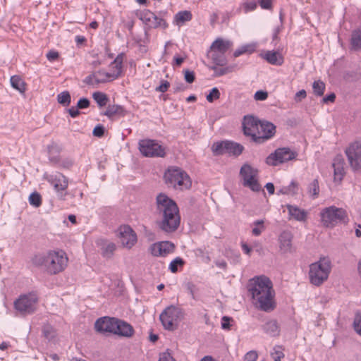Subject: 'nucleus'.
<instances>
[{
	"mask_svg": "<svg viewBox=\"0 0 361 361\" xmlns=\"http://www.w3.org/2000/svg\"><path fill=\"white\" fill-rule=\"evenodd\" d=\"M230 321L231 318L228 317H223L221 321V327L223 329H230Z\"/></svg>",
	"mask_w": 361,
	"mask_h": 361,
	"instance_id": "obj_64",
	"label": "nucleus"
},
{
	"mask_svg": "<svg viewBox=\"0 0 361 361\" xmlns=\"http://www.w3.org/2000/svg\"><path fill=\"white\" fill-rule=\"evenodd\" d=\"M105 128L102 125L96 126L92 131V134L94 136L97 137H102L104 135Z\"/></svg>",
	"mask_w": 361,
	"mask_h": 361,
	"instance_id": "obj_52",
	"label": "nucleus"
},
{
	"mask_svg": "<svg viewBox=\"0 0 361 361\" xmlns=\"http://www.w3.org/2000/svg\"><path fill=\"white\" fill-rule=\"evenodd\" d=\"M175 246L169 241H162L152 244L149 251L154 257H166L174 250Z\"/></svg>",
	"mask_w": 361,
	"mask_h": 361,
	"instance_id": "obj_15",
	"label": "nucleus"
},
{
	"mask_svg": "<svg viewBox=\"0 0 361 361\" xmlns=\"http://www.w3.org/2000/svg\"><path fill=\"white\" fill-rule=\"evenodd\" d=\"M141 154L147 157H164L165 148L154 140H142L139 142Z\"/></svg>",
	"mask_w": 361,
	"mask_h": 361,
	"instance_id": "obj_11",
	"label": "nucleus"
},
{
	"mask_svg": "<svg viewBox=\"0 0 361 361\" xmlns=\"http://www.w3.org/2000/svg\"><path fill=\"white\" fill-rule=\"evenodd\" d=\"M69 258L67 253L60 249L50 250L44 254L35 255L32 263L37 267H42L51 276L63 272L68 267Z\"/></svg>",
	"mask_w": 361,
	"mask_h": 361,
	"instance_id": "obj_2",
	"label": "nucleus"
},
{
	"mask_svg": "<svg viewBox=\"0 0 361 361\" xmlns=\"http://www.w3.org/2000/svg\"><path fill=\"white\" fill-rule=\"evenodd\" d=\"M169 86H170L169 82H168L167 80H162L161 81L160 85H159L158 87H157L155 88V91L159 92H165L168 90V88L169 87Z\"/></svg>",
	"mask_w": 361,
	"mask_h": 361,
	"instance_id": "obj_55",
	"label": "nucleus"
},
{
	"mask_svg": "<svg viewBox=\"0 0 361 361\" xmlns=\"http://www.w3.org/2000/svg\"><path fill=\"white\" fill-rule=\"evenodd\" d=\"M248 292L252 303L257 310L269 312L276 307V293L273 283L265 276H259L250 280Z\"/></svg>",
	"mask_w": 361,
	"mask_h": 361,
	"instance_id": "obj_1",
	"label": "nucleus"
},
{
	"mask_svg": "<svg viewBox=\"0 0 361 361\" xmlns=\"http://www.w3.org/2000/svg\"><path fill=\"white\" fill-rule=\"evenodd\" d=\"M258 170L252 167L249 164H244L240 170V175L242 176L243 182L249 179L250 176H256Z\"/></svg>",
	"mask_w": 361,
	"mask_h": 361,
	"instance_id": "obj_31",
	"label": "nucleus"
},
{
	"mask_svg": "<svg viewBox=\"0 0 361 361\" xmlns=\"http://www.w3.org/2000/svg\"><path fill=\"white\" fill-rule=\"evenodd\" d=\"M361 48V30H354L350 39V49L357 51Z\"/></svg>",
	"mask_w": 361,
	"mask_h": 361,
	"instance_id": "obj_32",
	"label": "nucleus"
},
{
	"mask_svg": "<svg viewBox=\"0 0 361 361\" xmlns=\"http://www.w3.org/2000/svg\"><path fill=\"white\" fill-rule=\"evenodd\" d=\"M268 97V92L264 90H258L255 93L254 98L257 101H264Z\"/></svg>",
	"mask_w": 361,
	"mask_h": 361,
	"instance_id": "obj_54",
	"label": "nucleus"
},
{
	"mask_svg": "<svg viewBox=\"0 0 361 361\" xmlns=\"http://www.w3.org/2000/svg\"><path fill=\"white\" fill-rule=\"evenodd\" d=\"M159 361H175V360L169 353L165 352L160 355Z\"/></svg>",
	"mask_w": 361,
	"mask_h": 361,
	"instance_id": "obj_61",
	"label": "nucleus"
},
{
	"mask_svg": "<svg viewBox=\"0 0 361 361\" xmlns=\"http://www.w3.org/2000/svg\"><path fill=\"white\" fill-rule=\"evenodd\" d=\"M184 79L188 83H192L195 80L194 71L188 69L184 71Z\"/></svg>",
	"mask_w": 361,
	"mask_h": 361,
	"instance_id": "obj_51",
	"label": "nucleus"
},
{
	"mask_svg": "<svg viewBox=\"0 0 361 361\" xmlns=\"http://www.w3.org/2000/svg\"><path fill=\"white\" fill-rule=\"evenodd\" d=\"M297 156L298 152L291 150L289 147H280L271 153L266 158L265 162L269 166H276L285 162L295 159Z\"/></svg>",
	"mask_w": 361,
	"mask_h": 361,
	"instance_id": "obj_9",
	"label": "nucleus"
},
{
	"mask_svg": "<svg viewBox=\"0 0 361 361\" xmlns=\"http://www.w3.org/2000/svg\"><path fill=\"white\" fill-rule=\"evenodd\" d=\"M331 270V263L329 258H321L310 266L309 278L310 283L319 286L326 281Z\"/></svg>",
	"mask_w": 361,
	"mask_h": 361,
	"instance_id": "obj_4",
	"label": "nucleus"
},
{
	"mask_svg": "<svg viewBox=\"0 0 361 361\" xmlns=\"http://www.w3.org/2000/svg\"><path fill=\"white\" fill-rule=\"evenodd\" d=\"M90 100L87 99V98H85V97H82V98H80L78 101V103H77V105L76 106L79 109H87L90 106Z\"/></svg>",
	"mask_w": 361,
	"mask_h": 361,
	"instance_id": "obj_53",
	"label": "nucleus"
},
{
	"mask_svg": "<svg viewBox=\"0 0 361 361\" xmlns=\"http://www.w3.org/2000/svg\"><path fill=\"white\" fill-rule=\"evenodd\" d=\"M218 66H209V68L211 70H213L214 71V77H220L224 75H226L228 73H230L233 71L234 66H229L222 68H218Z\"/></svg>",
	"mask_w": 361,
	"mask_h": 361,
	"instance_id": "obj_36",
	"label": "nucleus"
},
{
	"mask_svg": "<svg viewBox=\"0 0 361 361\" xmlns=\"http://www.w3.org/2000/svg\"><path fill=\"white\" fill-rule=\"evenodd\" d=\"M271 357L274 361H281L284 357L283 348L282 346H276L274 348L273 352L271 353Z\"/></svg>",
	"mask_w": 361,
	"mask_h": 361,
	"instance_id": "obj_45",
	"label": "nucleus"
},
{
	"mask_svg": "<svg viewBox=\"0 0 361 361\" xmlns=\"http://www.w3.org/2000/svg\"><path fill=\"white\" fill-rule=\"evenodd\" d=\"M183 317L182 310L174 305L167 307L159 316L164 328L169 331L175 330Z\"/></svg>",
	"mask_w": 361,
	"mask_h": 361,
	"instance_id": "obj_5",
	"label": "nucleus"
},
{
	"mask_svg": "<svg viewBox=\"0 0 361 361\" xmlns=\"http://www.w3.org/2000/svg\"><path fill=\"white\" fill-rule=\"evenodd\" d=\"M156 204L157 210L163 214L159 226H180L179 209L173 200L161 192L156 197Z\"/></svg>",
	"mask_w": 361,
	"mask_h": 361,
	"instance_id": "obj_3",
	"label": "nucleus"
},
{
	"mask_svg": "<svg viewBox=\"0 0 361 361\" xmlns=\"http://www.w3.org/2000/svg\"><path fill=\"white\" fill-rule=\"evenodd\" d=\"M354 329L359 335H361V318L358 316L354 321Z\"/></svg>",
	"mask_w": 361,
	"mask_h": 361,
	"instance_id": "obj_60",
	"label": "nucleus"
},
{
	"mask_svg": "<svg viewBox=\"0 0 361 361\" xmlns=\"http://www.w3.org/2000/svg\"><path fill=\"white\" fill-rule=\"evenodd\" d=\"M54 165L61 169L68 170L74 165V160L71 157H66L63 159L60 158L59 164Z\"/></svg>",
	"mask_w": 361,
	"mask_h": 361,
	"instance_id": "obj_44",
	"label": "nucleus"
},
{
	"mask_svg": "<svg viewBox=\"0 0 361 361\" xmlns=\"http://www.w3.org/2000/svg\"><path fill=\"white\" fill-rule=\"evenodd\" d=\"M307 96L306 91L305 90H301L298 91L295 96V100L298 102H300L302 99L305 98Z\"/></svg>",
	"mask_w": 361,
	"mask_h": 361,
	"instance_id": "obj_63",
	"label": "nucleus"
},
{
	"mask_svg": "<svg viewBox=\"0 0 361 361\" xmlns=\"http://www.w3.org/2000/svg\"><path fill=\"white\" fill-rule=\"evenodd\" d=\"M349 164L354 171L361 169V142L355 141L351 143L345 151Z\"/></svg>",
	"mask_w": 361,
	"mask_h": 361,
	"instance_id": "obj_13",
	"label": "nucleus"
},
{
	"mask_svg": "<svg viewBox=\"0 0 361 361\" xmlns=\"http://www.w3.org/2000/svg\"><path fill=\"white\" fill-rule=\"evenodd\" d=\"M325 87L326 85L323 81L320 80L314 81L312 84L313 93L318 97L323 96Z\"/></svg>",
	"mask_w": 361,
	"mask_h": 361,
	"instance_id": "obj_41",
	"label": "nucleus"
},
{
	"mask_svg": "<svg viewBox=\"0 0 361 361\" xmlns=\"http://www.w3.org/2000/svg\"><path fill=\"white\" fill-rule=\"evenodd\" d=\"M46 56L48 61L53 62L59 57V54L56 51L51 50L47 54Z\"/></svg>",
	"mask_w": 361,
	"mask_h": 361,
	"instance_id": "obj_57",
	"label": "nucleus"
},
{
	"mask_svg": "<svg viewBox=\"0 0 361 361\" xmlns=\"http://www.w3.org/2000/svg\"><path fill=\"white\" fill-rule=\"evenodd\" d=\"M116 319L114 317H104L98 319L94 324L97 331L113 334Z\"/></svg>",
	"mask_w": 361,
	"mask_h": 361,
	"instance_id": "obj_19",
	"label": "nucleus"
},
{
	"mask_svg": "<svg viewBox=\"0 0 361 361\" xmlns=\"http://www.w3.org/2000/svg\"><path fill=\"white\" fill-rule=\"evenodd\" d=\"M123 247L130 249L137 243L136 233L131 227H120L119 235Z\"/></svg>",
	"mask_w": 361,
	"mask_h": 361,
	"instance_id": "obj_16",
	"label": "nucleus"
},
{
	"mask_svg": "<svg viewBox=\"0 0 361 361\" xmlns=\"http://www.w3.org/2000/svg\"><path fill=\"white\" fill-rule=\"evenodd\" d=\"M250 48H251V47L248 46V45L243 46V47H240V49H236L234 51L233 56L235 58H236L245 53H247V52L251 53L253 51V49H252V50H250Z\"/></svg>",
	"mask_w": 361,
	"mask_h": 361,
	"instance_id": "obj_50",
	"label": "nucleus"
},
{
	"mask_svg": "<svg viewBox=\"0 0 361 361\" xmlns=\"http://www.w3.org/2000/svg\"><path fill=\"white\" fill-rule=\"evenodd\" d=\"M244 150V147L231 140H222L215 142L212 146V151L214 156L228 154L230 156L238 157Z\"/></svg>",
	"mask_w": 361,
	"mask_h": 361,
	"instance_id": "obj_8",
	"label": "nucleus"
},
{
	"mask_svg": "<svg viewBox=\"0 0 361 361\" xmlns=\"http://www.w3.org/2000/svg\"><path fill=\"white\" fill-rule=\"evenodd\" d=\"M320 215L322 221L327 224H347L349 220L346 210L336 206L324 208Z\"/></svg>",
	"mask_w": 361,
	"mask_h": 361,
	"instance_id": "obj_6",
	"label": "nucleus"
},
{
	"mask_svg": "<svg viewBox=\"0 0 361 361\" xmlns=\"http://www.w3.org/2000/svg\"><path fill=\"white\" fill-rule=\"evenodd\" d=\"M44 178L50 183L57 193H61L68 186V178L62 173H44Z\"/></svg>",
	"mask_w": 361,
	"mask_h": 361,
	"instance_id": "obj_14",
	"label": "nucleus"
},
{
	"mask_svg": "<svg viewBox=\"0 0 361 361\" xmlns=\"http://www.w3.org/2000/svg\"><path fill=\"white\" fill-rule=\"evenodd\" d=\"M113 334L126 338L133 336L135 333L134 329L128 322L116 319Z\"/></svg>",
	"mask_w": 361,
	"mask_h": 361,
	"instance_id": "obj_20",
	"label": "nucleus"
},
{
	"mask_svg": "<svg viewBox=\"0 0 361 361\" xmlns=\"http://www.w3.org/2000/svg\"><path fill=\"white\" fill-rule=\"evenodd\" d=\"M345 161L341 154H338L334 159L332 166L334 168V178L335 182H341L345 175Z\"/></svg>",
	"mask_w": 361,
	"mask_h": 361,
	"instance_id": "obj_21",
	"label": "nucleus"
},
{
	"mask_svg": "<svg viewBox=\"0 0 361 361\" xmlns=\"http://www.w3.org/2000/svg\"><path fill=\"white\" fill-rule=\"evenodd\" d=\"M243 133H244V134L246 136H250L252 137V141L255 142V143L258 144V141L256 139V137H257L258 135H257L256 133H255V131L257 130H255V129H254L252 128H249L247 126H243Z\"/></svg>",
	"mask_w": 361,
	"mask_h": 361,
	"instance_id": "obj_48",
	"label": "nucleus"
},
{
	"mask_svg": "<svg viewBox=\"0 0 361 361\" xmlns=\"http://www.w3.org/2000/svg\"><path fill=\"white\" fill-rule=\"evenodd\" d=\"M184 261L180 257H176L169 264V269L172 273H176L178 271V267H183Z\"/></svg>",
	"mask_w": 361,
	"mask_h": 361,
	"instance_id": "obj_47",
	"label": "nucleus"
},
{
	"mask_svg": "<svg viewBox=\"0 0 361 361\" xmlns=\"http://www.w3.org/2000/svg\"><path fill=\"white\" fill-rule=\"evenodd\" d=\"M183 176L177 181H176L171 187L175 190H184L191 187L192 182L188 173L183 171Z\"/></svg>",
	"mask_w": 361,
	"mask_h": 361,
	"instance_id": "obj_25",
	"label": "nucleus"
},
{
	"mask_svg": "<svg viewBox=\"0 0 361 361\" xmlns=\"http://www.w3.org/2000/svg\"><path fill=\"white\" fill-rule=\"evenodd\" d=\"M135 15L149 29L158 27L166 29L169 26L165 20L158 18L153 12L148 9L137 11Z\"/></svg>",
	"mask_w": 361,
	"mask_h": 361,
	"instance_id": "obj_12",
	"label": "nucleus"
},
{
	"mask_svg": "<svg viewBox=\"0 0 361 361\" xmlns=\"http://www.w3.org/2000/svg\"><path fill=\"white\" fill-rule=\"evenodd\" d=\"M39 298L34 293L20 295L14 302V307L21 314L26 315L32 314L37 307Z\"/></svg>",
	"mask_w": 361,
	"mask_h": 361,
	"instance_id": "obj_7",
	"label": "nucleus"
},
{
	"mask_svg": "<svg viewBox=\"0 0 361 361\" xmlns=\"http://www.w3.org/2000/svg\"><path fill=\"white\" fill-rule=\"evenodd\" d=\"M260 123L261 121L257 117L251 115H247L243 118V126H247L249 128H252L258 130Z\"/></svg>",
	"mask_w": 361,
	"mask_h": 361,
	"instance_id": "obj_34",
	"label": "nucleus"
},
{
	"mask_svg": "<svg viewBox=\"0 0 361 361\" xmlns=\"http://www.w3.org/2000/svg\"><path fill=\"white\" fill-rule=\"evenodd\" d=\"M192 19V13L189 11H181L178 12L174 17V20L177 25L183 24Z\"/></svg>",
	"mask_w": 361,
	"mask_h": 361,
	"instance_id": "obj_35",
	"label": "nucleus"
},
{
	"mask_svg": "<svg viewBox=\"0 0 361 361\" xmlns=\"http://www.w3.org/2000/svg\"><path fill=\"white\" fill-rule=\"evenodd\" d=\"M233 42L229 40H224L221 38L216 39L211 45L212 52H218L225 54L231 49Z\"/></svg>",
	"mask_w": 361,
	"mask_h": 361,
	"instance_id": "obj_23",
	"label": "nucleus"
},
{
	"mask_svg": "<svg viewBox=\"0 0 361 361\" xmlns=\"http://www.w3.org/2000/svg\"><path fill=\"white\" fill-rule=\"evenodd\" d=\"M261 131L263 133L262 135H258L256 137L258 144H262L265 141L271 139L276 134V126L271 122L261 121L259 124Z\"/></svg>",
	"mask_w": 361,
	"mask_h": 361,
	"instance_id": "obj_18",
	"label": "nucleus"
},
{
	"mask_svg": "<svg viewBox=\"0 0 361 361\" xmlns=\"http://www.w3.org/2000/svg\"><path fill=\"white\" fill-rule=\"evenodd\" d=\"M69 115L72 118H76L80 114L79 109L77 106H72L70 109H68Z\"/></svg>",
	"mask_w": 361,
	"mask_h": 361,
	"instance_id": "obj_62",
	"label": "nucleus"
},
{
	"mask_svg": "<svg viewBox=\"0 0 361 361\" xmlns=\"http://www.w3.org/2000/svg\"><path fill=\"white\" fill-rule=\"evenodd\" d=\"M123 56L124 54L123 53L119 54L114 60V61H112L110 64V67L111 68L116 70V72L108 73L106 72L104 70H99L95 71V82L98 84L105 83L118 78L121 73Z\"/></svg>",
	"mask_w": 361,
	"mask_h": 361,
	"instance_id": "obj_10",
	"label": "nucleus"
},
{
	"mask_svg": "<svg viewBox=\"0 0 361 361\" xmlns=\"http://www.w3.org/2000/svg\"><path fill=\"white\" fill-rule=\"evenodd\" d=\"M126 111L123 106L121 105H109L103 115L109 118H112L114 116H124Z\"/></svg>",
	"mask_w": 361,
	"mask_h": 361,
	"instance_id": "obj_29",
	"label": "nucleus"
},
{
	"mask_svg": "<svg viewBox=\"0 0 361 361\" xmlns=\"http://www.w3.org/2000/svg\"><path fill=\"white\" fill-rule=\"evenodd\" d=\"M288 192V195H296L299 191V184L295 180H292L289 185L286 186Z\"/></svg>",
	"mask_w": 361,
	"mask_h": 361,
	"instance_id": "obj_46",
	"label": "nucleus"
},
{
	"mask_svg": "<svg viewBox=\"0 0 361 361\" xmlns=\"http://www.w3.org/2000/svg\"><path fill=\"white\" fill-rule=\"evenodd\" d=\"M258 3L263 9H271L272 8V0H258Z\"/></svg>",
	"mask_w": 361,
	"mask_h": 361,
	"instance_id": "obj_59",
	"label": "nucleus"
},
{
	"mask_svg": "<svg viewBox=\"0 0 361 361\" xmlns=\"http://www.w3.org/2000/svg\"><path fill=\"white\" fill-rule=\"evenodd\" d=\"M220 92L217 87H213L209 93L207 95V100L212 103L214 99H218L220 97Z\"/></svg>",
	"mask_w": 361,
	"mask_h": 361,
	"instance_id": "obj_49",
	"label": "nucleus"
},
{
	"mask_svg": "<svg viewBox=\"0 0 361 361\" xmlns=\"http://www.w3.org/2000/svg\"><path fill=\"white\" fill-rule=\"evenodd\" d=\"M92 98L97 102L99 107H103L106 105L109 97L107 95L102 92H95L92 94Z\"/></svg>",
	"mask_w": 361,
	"mask_h": 361,
	"instance_id": "obj_37",
	"label": "nucleus"
},
{
	"mask_svg": "<svg viewBox=\"0 0 361 361\" xmlns=\"http://www.w3.org/2000/svg\"><path fill=\"white\" fill-rule=\"evenodd\" d=\"M289 214L291 217L299 221H305L307 216V212L302 209L294 205L287 206Z\"/></svg>",
	"mask_w": 361,
	"mask_h": 361,
	"instance_id": "obj_27",
	"label": "nucleus"
},
{
	"mask_svg": "<svg viewBox=\"0 0 361 361\" xmlns=\"http://www.w3.org/2000/svg\"><path fill=\"white\" fill-rule=\"evenodd\" d=\"M12 87L18 90L20 93H24L25 91V82L18 75H13L10 79Z\"/></svg>",
	"mask_w": 361,
	"mask_h": 361,
	"instance_id": "obj_33",
	"label": "nucleus"
},
{
	"mask_svg": "<svg viewBox=\"0 0 361 361\" xmlns=\"http://www.w3.org/2000/svg\"><path fill=\"white\" fill-rule=\"evenodd\" d=\"M257 357L258 355L255 351H250L245 355L244 361H256Z\"/></svg>",
	"mask_w": 361,
	"mask_h": 361,
	"instance_id": "obj_58",
	"label": "nucleus"
},
{
	"mask_svg": "<svg viewBox=\"0 0 361 361\" xmlns=\"http://www.w3.org/2000/svg\"><path fill=\"white\" fill-rule=\"evenodd\" d=\"M29 203L35 207H39L42 204L40 194L37 192H32L29 196Z\"/></svg>",
	"mask_w": 361,
	"mask_h": 361,
	"instance_id": "obj_42",
	"label": "nucleus"
},
{
	"mask_svg": "<svg viewBox=\"0 0 361 361\" xmlns=\"http://www.w3.org/2000/svg\"><path fill=\"white\" fill-rule=\"evenodd\" d=\"M95 79H96V76H95V74L94 72L85 78L84 82L88 85L95 86V85H99L98 83H97L95 82Z\"/></svg>",
	"mask_w": 361,
	"mask_h": 361,
	"instance_id": "obj_56",
	"label": "nucleus"
},
{
	"mask_svg": "<svg viewBox=\"0 0 361 361\" xmlns=\"http://www.w3.org/2000/svg\"><path fill=\"white\" fill-rule=\"evenodd\" d=\"M101 255L105 259L113 257L116 250V245L113 242L103 241L100 244Z\"/></svg>",
	"mask_w": 361,
	"mask_h": 361,
	"instance_id": "obj_24",
	"label": "nucleus"
},
{
	"mask_svg": "<svg viewBox=\"0 0 361 361\" xmlns=\"http://www.w3.org/2000/svg\"><path fill=\"white\" fill-rule=\"evenodd\" d=\"M212 59L214 66H224L227 63V59L224 54L213 52Z\"/></svg>",
	"mask_w": 361,
	"mask_h": 361,
	"instance_id": "obj_39",
	"label": "nucleus"
},
{
	"mask_svg": "<svg viewBox=\"0 0 361 361\" xmlns=\"http://www.w3.org/2000/svg\"><path fill=\"white\" fill-rule=\"evenodd\" d=\"M279 247L281 254L292 253L295 249L292 243L293 235L290 232L284 231L279 236Z\"/></svg>",
	"mask_w": 361,
	"mask_h": 361,
	"instance_id": "obj_17",
	"label": "nucleus"
},
{
	"mask_svg": "<svg viewBox=\"0 0 361 361\" xmlns=\"http://www.w3.org/2000/svg\"><path fill=\"white\" fill-rule=\"evenodd\" d=\"M58 102L63 106H68L71 102V94L68 91H63L57 95Z\"/></svg>",
	"mask_w": 361,
	"mask_h": 361,
	"instance_id": "obj_40",
	"label": "nucleus"
},
{
	"mask_svg": "<svg viewBox=\"0 0 361 361\" xmlns=\"http://www.w3.org/2000/svg\"><path fill=\"white\" fill-rule=\"evenodd\" d=\"M263 58L270 64L275 66H281L284 61L281 54L275 51H267Z\"/></svg>",
	"mask_w": 361,
	"mask_h": 361,
	"instance_id": "obj_26",
	"label": "nucleus"
},
{
	"mask_svg": "<svg viewBox=\"0 0 361 361\" xmlns=\"http://www.w3.org/2000/svg\"><path fill=\"white\" fill-rule=\"evenodd\" d=\"M264 331L270 336H278L280 329L276 320H269L263 325Z\"/></svg>",
	"mask_w": 361,
	"mask_h": 361,
	"instance_id": "obj_30",
	"label": "nucleus"
},
{
	"mask_svg": "<svg viewBox=\"0 0 361 361\" xmlns=\"http://www.w3.org/2000/svg\"><path fill=\"white\" fill-rule=\"evenodd\" d=\"M183 171L178 167L169 168L164 175L165 183L168 187H171L176 181H177L181 176H183Z\"/></svg>",
	"mask_w": 361,
	"mask_h": 361,
	"instance_id": "obj_22",
	"label": "nucleus"
},
{
	"mask_svg": "<svg viewBox=\"0 0 361 361\" xmlns=\"http://www.w3.org/2000/svg\"><path fill=\"white\" fill-rule=\"evenodd\" d=\"M47 151L49 154V161L53 164H59L60 157L59 156V154L61 151L60 147L56 143H52L48 145Z\"/></svg>",
	"mask_w": 361,
	"mask_h": 361,
	"instance_id": "obj_28",
	"label": "nucleus"
},
{
	"mask_svg": "<svg viewBox=\"0 0 361 361\" xmlns=\"http://www.w3.org/2000/svg\"><path fill=\"white\" fill-rule=\"evenodd\" d=\"M243 184L245 187L249 188L254 192H259L261 190V185L256 178V176H250L249 179L245 180V182H243Z\"/></svg>",
	"mask_w": 361,
	"mask_h": 361,
	"instance_id": "obj_38",
	"label": "nucleus"
},
{
	"mask_svg": "<svg viewBox=\"0 0 361 361\" xmlns=\"http://www.w3.org/2000/svg\"><path fill=\"white\" fill-rule=\"evenodd\" d=\"M308 192L312 196L313 198H316L319 192V186L317 179L313 180L308 186Z\"/></svg>",
	"mask_w": 361,
	"mask_h": 361,
	"instance_id": "obj_43",
	"label": "nucleus"
}]
</instances>
